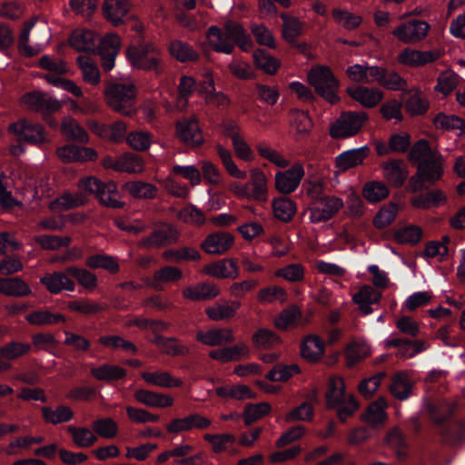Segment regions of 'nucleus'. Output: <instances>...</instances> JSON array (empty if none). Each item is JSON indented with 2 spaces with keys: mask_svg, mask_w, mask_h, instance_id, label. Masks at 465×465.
<instances>
[{
  "mask_svg": "<svg viewBox=\"0 0 465 465\" xmlns=\"http://www.w3.org/2000/svg\"><path fill=\"white\" fill-rule=\"evenodd\" d=\"M137 87L131 80L110 81L104 90L106 104L114 111L130 116L135 113Z\"/></svg>",
  "mask_w": 465,
  "mask_h": 465,
  "instance_id": "1",
  "label": "nucleus"
},
{
  "mask_svg": "<svg viewBox=\"0 0 465 465\" xmlns=\"http://www.w3.org/2000/svg\"><path fill=\"white\" fill-rule=\"evenodd\" d=\"M326 399L328 406L337 410V415L341 421L352 415L359 406L355 398L345 392L344 381L341 377L330 379Z\"/></svg>",
  "mask_w": 465,
  "mask_h": 465,
  "instance_id": "2",
  "label": "nucleus"
},
{
  "mask_svg": "<svg viewBox=\"0 0 465 465\" xmlns=\"http://www.w3.org/2000/svg\"><path fill=\"white\" fill-rule=\"evenodd\" d=\"M131 3L128 0H104L103 14L114 27L126 26L130 29H143V25L134 14L130 13Z\"/></svg>",
  "mask_w": 465,
  "mask_h": 465,
  "instance_id": "3",
  "label": "nucleus"
},
{
  "mask_svg": "<svg viewBox=\"0 0 465 465\" xmlns=\"http://www.w3.org/2000/svg\"><path fill=\"white\" fill-rule=\"evenodd\" d=\"M308 81L315 91L331 104H335L339 98L336 91L339 82L328 66L320 65L312 68L308 73Z\"/></svg>",
  "mask_w": 465,
  "mask_h": 465,
  "instance_id": "4",
  "label": "nucleus"
},
{
  "mask_svg": "<svg viewBox=\"0 0 465 465\" xmlns=\"http://www.w3.org/2000/svg\"><path fill=\"white\" fill-rule=\"evenodd\" d=\"M127 58L132 64L139 69L161 71L159 49L152 44L143 43L131 45L126 51Z\"/></svg>",
  "mask_w": 465,
  "mask_h": 465,
  "instance_id": "5",
  "label": "nucleus"
},
{
  "mask_svg": "<svg viewBox=\"0 0 465 465\" xmlns=\"http://www.w3.org/2000/svg\"><path fill=\"white\" fill-rule=\"evenodd\" d=\"M8 132L19 142L43 144L48 142L45 127L36 122L21 118L8 126Z\"/></svg>",
  "mask_w": 465,
  "mask_h": 465,
  "instance_id": "6",
  "label": "nucleus"
},
{
  "mask_svg": "<svg viewBox=\"0 0 465 465\" xmlns=\"http://www.w3.org/2000/svg\"><path fill=\"white\" fill-rule=\"evenodd\" d=\"M21 104L28 110L42 113L53 114L58 112L63 105V102L41 91H34L24 94L21 97Z\"/></svg>",
  "mask_w": 465,
  "mask_h": 465,
  "instance_id": "7",
  "label": "nucleus"
},
{
  "mask_svg": "<svg viewBox=\"0 0 465 465\" xmlns=\"http://www.w3.org/2000/svg\"><path fill=\"white\" fill-rule=\"evenodd\" d=\"M367 120L363 112H349L341 114L331 127V135L333 138H346L357 134Z\"/></svg>",
  "mask_w": 465,
  "mask_h": 465,
  "instance_id": "8",
  "label": "nucleus"
},
{
  "mask_svg": "<svg viewBox=\"0 0 465 465\" xmlns=\"http://www.w3.org/2000/svg\"><path fill=\"white\" fill-rule=\"evenodd\" d=\"M304 174L303 165L301 163H295L289 169L275 173V189L282 194H290L298 189Z\"/></svg>",
  "mask_w": 465,
  "mask_h": 465,
  "instance_id": "9",
  "label": "nucleus"
},
{
  "mask_svg": "<svg viewBox=\"0 0 465 465\" xmlns=\"http://www.w3.org/2000/svg\"><path fill=\"white\" fill-rule=\"evenodd\" d=\"M120 46L121 40L114 33L107 34L104 37H98L94 53L100 55L102 66L105 72H109L114 67Z\"/></svg>",
  "mask_w": 465,
  "mask_h": 465,
  "instance_id": "10",
  "label": "nucleus"
},
{
  "mask_svg": "<svg viewBox=\"0 0 465 465\" xmlns=\"http://www.w3.org/2000/svg\"><path fill=\"white\" fill-rule=\"evenodd\" d=\"M179 241V232L170 224L164 223L154 230L147 237L143 238L138 246L143 249L161 248L176 243Z\"/></svg>",
  "mask_w": 465,
  "mask_h": 465,
  "instance_id": "11",
  "label": "nucleus"
},
{
  "mask_svg": "<svg viewBox=\"0 0 465 465\" xmlns=\"http://www.w3.org/2000/svg\"><path fill=\"white\" fill-rule=\"evenodd\" d=\"M444 160L441 154L436 155L430 160L423 162L418 165L416 173L417 183L420 185H414V189L418 190L425 184H432L440 180L443 174Z\"/></svg>",
  "mask_w": 465,
  "mask_h": 465,
  "instance_id": "12",
  "label": "nucleus"
},
{
  "mask_svg": "<svg viewBox=\"0 0 465 465\" xmlns=\"http://www.w3.org/2000/svg\"><path fill=\"white\" fill-rule=\"evenodd\" d=\"M319 203L321 206L310 208L309 219L313 223L330 220L344 206L342 199L336 196H323Z\"/></svg>",
  "mask_w": 465,
  "mask_h": 465,
  "instance_id": "13",
  "label": "nucleus"
},
{
  "mask_svg": "<svg viewBox=\"0 0 465 465\" xmlns=\"http://www.w3.org/2000/svg\"><path fill=\"white\" fill-rule=\"evenodd\" d=\"M40 282L52 294H58L62 292H74L75 290V282L71 278V274L64 271H55L45 273Z\"/></svg>",
  "mask_w": 465,
  "mask_h": 465,
  "instance_id": "14",
  "label": "nucleus"
},
{
  "mask_svg": "<svg viewBox=\"0 0 465 465\" xmlns=\"http://www.w3.org/2000/svg\"><path fill=\"white\" fill-rule=\"evenodd\" d=\"M212 425V421L198 413H193L183 418L172 420L166 425V430L172 434H178L183 431H189L193 429L203 430Z\"/></svg>",
  "mask_w": 465,
  "mask_h": 465,
  "instance_id": "15",
  "label": "nucleus"
},
{
  "mask_svg": "<svg viewBox=\"0 0 465 465\" xmlns=\"http://www.w3.org/2000/svg\"><path fill=\"white\" fill-rule=\"evenodd\" d=\"M233 236L226 232L210 233L201 243V249L211 255H222L233 245Z\"/></svg>",
  "mask_w": 465,
  "mask_h": 465,
  "instance_id": "16",
  "label": "nucleus"
},
{
  "mask_svg": "<svg viewBox=\"0 0 465 465\" xmlns=\"http://www.w3.org/2000/svg\"><path fill=\"white\" fill-rule=\"evenodd\" d=\"M203 272L216 279L235 280L240 276V269L233 259H222L206 264Z\"/></svg>",
  "mask_w": 465,
  "mask_h": 465,
  "instance_id": "17",
  "label": "nucleus"
},
{
  "mask_svg": "<svg viewBox=\"0 0 465 465\" xmlns=\"http://www.w3.org/2000/svg\"><path fill=\"white\" fill-rule=\"evenodd\" d=\"M381 72L382 67L377 65L356 64L346 69V75L352 82L367 84L377 83Z\"/></svg>",
  "mask_w": 465,
  "mask_h": 465,
  "instance_id": "18",
  "label": "nucleus"
},
{
  "mask_svg": "<svg viewBox=\"0 0 465 465\" xmlns=\"http://www.w3.org/2000/svg\"><path fill=\"white\" fill-rule=\"evenodd\" d=\"M134 397L136 401L150 408H167L174 403L172 395L146 389H138Z\"/></svg>",
  "mask_w": 465,
  "mask_h": 465,
  "instance_id": "19",
  "label": "nucleus"
},
{
  "mask_svg": "<svg viewBox=\"0 0 465 465\" xmlns=\"http://www.w3.org/2000/svg\"><path fill=\"white\" fill-rule=\"evenodd\" d=\"M56 153L64 163L88 162L97 158V153L93 148L73 144L58 148Z\"/></svg>",
  "mask_w": 465,
  "mask_h": 465,
  "instance_id": "20",
  "label": "nucleus"
},
{
  "mask_svg": "<svg viewBox=\"0 0 465 465\" xmlns=\"http://www.w3.org/2000/svg\"><path fill=\"white\" fill-rule=\"evenodd\" d=\"M177 135L188 145L197 146L203 143L201 129L194 117L177 123Z\"/></svg>",
  "mask_w": 465,
  "mask_h": 465,
  "instance_id": "21",
  "label": "nucleus"
},
{
  "mask_svg": "<svg viewBox=\"0 0 465 465\" xmlns=\"http://www.w3.org/2000/svg\"><path fill=\"white\" fill-rule=\"evenodd\" d=\"M182 292L185 299L198 302L213 300L220 294L221 291L217 284L203 282L186 286Z\"/></svg>",
  "mask_w": 465,
  "mask_h": 465,
  "instance_id": "22",
  "label": "nucleus"
},
{
  "mask_svg": "<svg viewBox=\"0 0 465 465\" xmlns=\"http://www.w3.org/2000/svg\"><path fill=\"white\" fill-rule=\"evenodd\" d=\"M238 301L221 300L205 309L208 318L214 322L227 321L233 318L241 307Z\"/></svg>",
  "mask_w": 465,
  "mask_h": 465,
  "instance_id": "23",
  "label": "nucleus"
},
{
  "mask_svg": "<svg viewBox=\"0 0 465 465\" xmlns=\"http://www.w3.org/2000/svg\"><path fill=\"white\" fill-rule=\"evenodd\" d=\"M440 57L438 51H418L405 49L398 55V62L410 67H420Z\"/></svg>",
  "mask_w": 465,
  "mask_h": 465,
  "instance_id": "24",
  "label": "nucleus"
},
{
  "mask_svg": "<svg viewBox=\"0 0 465 465\" xmlns=\"http://www.w3.org/2000/svg\"><path fill=\"white\" fill-rule=\"evenodd\" d=\"M141 377L146 383L161 388H178L183 384L181 378L173 376L168 371L160 369L152 371H143Z\"/></svg>",
  "mask_w": 465,
  "mask_h": 465,
  "instance_id": "25",
  "label": "nucleus"
},
{
  "mask_svg": "<svg viewBox=\"0 0 465 465\" xmlns=\"http://www.w3.org/2000/svg\"><path fill=\"white\" fill-rule=\"evenodd\" d=\"M249 194L250 200L265 202L268 199V178L266 174L258 168L250 170Z\"/></svg>",
  "mask_w": 465,
  "mask_h": 465,
  "instance_id": "26",
  "label": "nucleus"
},
{
  "mask_svg": "<svg viewBox=\"0 0 465 465\" xmlns=\"http://www.w3.org/2000/svg\"><path fill=\"white\" fill-rule=\"evenodd\" d=\"M347 93L354 101L367 108L376 106L383 98V94L379 89L361 85L349 87Z\"/></svg>",
  "mask_w": 465,
  "mask_h": 465,
  "instance_id": "27",
  "label": "nucleus"
},
{
  "mask_svg": "<svg viewBox=\"0 0 465 465\" xmlns=\"http://www.w3.org/2000/svg\"><path fill=\"white\" fill-rule=\"evenodd\" d=\"M196 339L207 346H221L232 342L234 340L232 330L230 328H217L208 331H199Z\"/></svg>",
  "mask_w": 465,
  "mask_h": 465,
  "instance_id": "28",
  "label": "nucleus"
},
{
  "mask_svg": "<svg viewBox=\"0 0 465 465\" xmlns=\"http://www.w3.org/2000/svg\"><path fill=\"white\" fill-rule=\"evenodd\" d=\"M369 148L364 145L360 148L345 151L335 158V164L339 172H345L361 164L367 157Z\"/></svg>",
  "mask_w": 465,
  "mask_h": 465,
  "instance_id": "29",
  "label": "nucleus"
},
{
  "mask_svg": "<svg viewBox=\"0 0 465 465\" xmlns=\"http://www.w3.org/2000/svg\"><path fill=\"white\" fill-rule=\"evenodd\" d=\"M239 32L240 31H207L206 38L215 51L231 54L234 46L235 33Z\"/></svg>",
  "mask_w": 465,
  "mask_h": 465,
  "instance_id": "30",
  "label": "nucleus"
},
{
  "mask_svg": "<svg viewBox=\"0 0 465 465\" xmlns=\"http://www.w3.org/2000/svg\"><path fill=\"white\" fill-rule=\"evenodd\" d=\"M302 356L310 362H316L324 354V341L319 335L310 334L301 345Z\"/></svg>",
  "mask_w": 465,
  "mask_h": 465,
  "instance_id": "31",
  "label": "nucleus"
},
{
  "mask_svg": "<svg viewBox=\"0 0 465 465\" xmlns=\"http://www.w3.org/2000/svg\"><path fill=\"white\" fill-rule=\"evenodd\" d=\"M381 292L371 286H362L357 293L352 296L353 302L358 305L359 310L365 315L372 312L371 305L379 302Z\"/></svg>",
  "mask_w": 465,
  "mask_h": 465,
  "instance_id": "32",
  "label": "nucleus"
},
{
  "mask_svg": "<svg viewBox=\"0 0 465 465\" xmlns=\"http://www.w3.org/2000/svg\"><path fill=\"white\" fill-rule=\"evenodd\" d=\"M381 168L384 178L396 187L401 186L408 177V171L402 161L390 160Z\"/></svg>",
  "mask_w": 465,
  "mask_h": 465,
  "instance_id": "33",
  "label": "nucleus"
},
{
  "mask_svg": "<svg viewBox=\"0 0 465 465\" xmlns=\"http://www.w3.org/2000/svg\"><path fill=\"white\" fill-rule=\"evenodd\" d=\"M32 292L30 286L19 277L0 278V293L11 297H24Z\"/></svg>",
  "mask_w": 465,
  "mask_h": 465,
  "instance_id": "34",
  "label": "nucleus"
},
{
  "mask_svg": "<svg viewBox=\"0 0 465 465\" xmlns=\"http://www.w3.org/2000/svg\"><path fill=\"white\" fill-rule=\"evenodd\" d=\"M123 189L132 197L141 200L153 199L158 193L155 185L143 181L127 182L123 185Z\"/></svg>",
  "mask_w": 465,
  "mask_h": 465,
  "instance_id": "35",
  "label": "nucleus"
},
{
  "mask_svg": "<svg viewBox=\"0 0 465 465\" xmlns=\"http://www.w3.org/2000/svg\"><path fill=\"white\" fill-rule=\"evenodd\" d=\"M98 37L96 31H73L69 42L77 51L94 53Z\"/></svg>",
  "mask_w": 465,
  "mask_h": 465,
  "instance_id": "36",
  "label": "nucleus"
},
{
  "mask_svg": "<svg viewBox=\"0 0 465 465\" xmlns=\"http://www.w3.org/2000/svg\"><path fill=\"white\" fill-rule=\"evenodd\" d=\"M96 197L101 203L107 207L121 208L124 205L117 190V185L113 181L102 183Z\"/></svg>",
  "mask_w": 465,
  "mask_h": 465,
  "instance_id": "37",
  "label": "nucleus"
},
{
  "mask_svg": "<svg viewBox=\"0 0 465 465\" xmlns=\"http://www.w3.org/2000/svg\"><path fill=\"white\" fill-rule=\"evenodd\" d=\"M76 61L84 82L97 86L101 83V73L95 62L86 55H79Z\"/></svg>",
  "mask_w": 465,
  "mask_h": 465,
  "instance_id": "38",
  "label": "nucleus"
},
{
  "mask_svg": "<svg viewBox=\"0 0 465 465\" xmlns=\"http://www.w3.org/2000/svg\"><path fill=\"white\" fill-rule=\"evenodd\" d=\"M387 403L383 398H380L369 405L361 420L371 427H378L387 420L385 409Z\"/></svg>",
  "mask_w": 465,
  "mask_h": 465,
  "instance_id": "39",
  "label": "nucleus"
},
{
  "mask_svg": "<svg viewBox=\"0 0 465 465\" xmlns=\"http://www.w3.org/2000/svg\"><path fill=\"white\" fill-rule=\"evenodd\" d=\"M92 376L97 381H112L125 376L126 371L122 367L110 363H104L90 368Z\"/></svg>",
  "mask_w": 465,
  "mask_h": 465,
  "instance_id": "40",
  "label": "nucleus"
},
{
  "mask_svg": "<svg viewBox=\"0 0 465 465\" xmlns=\"http://www.w3.org/2000/svg\"><path fill=\"white\" fill-rule=\"evenodd\" d=\"M391 393L398 400H407L412 391V381L406 372H399L392 377Z\"/></svg>",
  "mask_w": 465,
  "mask_h": 465,
  "instance_id": "41",
  "label": "nucleus"
},
{
  "mask_svg": "<svg viewBox=\"0 0 465 465\" xmlns=\"http://www.w3.org/2000/svg\"><path fill=\"white\" fill-rule=\"evenodd\" d=\"M288 293L285 289L278 285H269L257 292V300L261 304L278 302L283 304L287 302Z\"/></svg>",
  "mask_w": 465,
  "mask_h": 465,
  "instance_id": "42",
  "label": "nucleus"
},
{
  "mask_svg": "<svg viewBox=\"0 0 465 465\" xmlns=\"http://www.w3.org/2000/svg\"><path fill=\"white\" fill-rule=\"evenodd\" d=\"M61 132L70 140L83 143L89 142V136L85 130L71 116H66L63 119Z\"/></svg>",
  "mask_w": 465,
  "mask_h": 465,
  "instance_id": "43",
  "label": "nucleus"
},
{
  "mask_svg": "<svg viewBox=\"0 0 465 465\" xmlns=\"http://www.w3.org/2000/svg\"><path fill=\"white\" fill-rule=\"evenodd\" d=\"M218 156L221 159L222 163L223 164L224 169L233 178L236 179H245L247 177V172L241 170L232 158V152L223 146L222 144H217L215 146Z\"/></svg>",
  "mask_w": 465,
  "mask_h": 465,
  "instance_id": "44",
  "label": "nucleus"
},
{
  "mask_svg": "<svg viewBox=\"0 0 465 465\" xmlns=\"http://www.w3.org/2000/svg\"><path fill=\"white\" fill-rule=\"evenodd\" d=\"M434 124L438 128L455 132L458 135L465 134L464 120L454 114L440 113L435 117Z\"/></svg>",
  "mask_w": 465,
  "mask_h": 465,
  "instance_id": "45",
  "label": "nucleus"
},
{
  "mask_svg": "<svg viewBox=\"0 0 465 465\" xmlns=\"http://www.w3.org/2000/svg\"><path fill=\"white\" fill-rule=\"evenodd\" d=\"M371 353V348L363 340L353 341L348 344L345 350L347 364L353 366Z\"/></svg>",
  "mask_w": 465,
  "mask_h": 465,
  "instance_id": "46",
  "label": "nucleus"
},
{
  "mask_svg": "<svg viewBox=\"0 0 465 465\" xmlns=\"http://www.w3.org/2000/svg\"><path fill=\"white\" fill-rule=\"evenodd\" d=\"M273 215L282 222H289L296 213V204L285 197L274 199L272 203Z\"/></svg>",
  "mask_w": 465,
  "mask_h": 465,
  "instance_id": "47",
  "label": "nucleus"
},
{
  "mask_svg": "<svg viewBox=\"0 0 465 465\" xmlns=\"http://www.w3.org/2000/svg\"><path fill=\"white\" fill-rule=\"evenodd\" d=\"M302 320V312L297 306H290L282 311L274 319V325L280 330H287L299 324Z\"/></svg>",
  "mask_w": 465,
  "mask_h": 465,
  "instance_id": "48",
  "label": "nucleus"
},
{
  "mask_svg": "<svg viewBox=\"0 0 465 465\" xmlns=\"http://www.w3.org/2000/svg\"><path fill=\"white\" fill-rule=\"evenodd\" d=\"M389 193L388 187L380 181H370L362 188L363 197L371 203L381 202Z\"/></svg>",
  "mask_w": 465,
  "mask_h": 465,
  "instance_id": "49",
  "label": "nucleus"
},
{
  "mask_svg": "<svg viewBox=\"0 0 465 465\" xmlns=\"http://www.w3.org/2000/svg\"><path fill=\"white\" fill-rule=\"evenodd\" d=\"M42 412L45 421L52 424L67 422L74 417L72 409L66 405H59L54 409L45 407L42 409Z\"/></svg>",
  "mask_w": 465,
  "mask_h": 465,
  "instance_id": "50",
  "label": "nucleus"
},
{
  "mask_svg": "<svg viewBox=\"0 0 465 465\" xmlns=\"http://www.w3.org/2000/svg\"><path fill=\"white\" fill-rule=\"evenodd\" d=\"M253 345L257 349L268 350L280 343V337L272 330L266 328L258 329L252 337Z\"/></svg>",
  "mask_w": 465,
  "mask_h": 465,
  "instance_id": "51",
  "label": "nucleus"
},
{
  "mask_svg": "<svg viewBox=\"0 0 465 465\" xmlns=\"http://www.w3.org/2000/svg\"><path fill=\"white\" fill-rule=\"evenodd\" d=\"M86 202V197L83 193H64L49 203V208L52 211H60L74 208L83 205Z\"/></svg>",
  "mask_w": 465,
  "mask_h": 465,
  "instance_id": "52",
  "label": "nucleus"
},
{
  "mask_svg": "<svg viewBox=\"0 0 465 465\" xmlns=\"http://www.w3.org/2000/svg\"><path fill=\"white\" fill-rule=\"evenodd\" d=\"M25 320L32 325H52L59 322H64V318L62 314L53 313L49 311L39 310L32 312L25 316Z\"/></svg>",
  "mask_w": 465,
  "mask_h": 465,
  "instance_id": "53",
  "label": "nucleus"
},
{
  "mask_svg": "<svg viewBox=\"0 0 465 465\" xmlns=\"http://www.w3.org/2000/svg\"><path fill=\"white\" fill-rule=\"evenodd\" d=\"M256 150L262 158L266 159L279 168H286L290 164V161L285 156L265 143H257Z\"/></svg>",
  "mask_w": 465,
  "mask_h": 465,
  "instance_id": "54",
  "label": "nucleus"
},
{
  "mask_svg": "<svg viewBox=\"0 0 465 465\" xmlns=\"http://www.w3.org/2000/svg\"><path fill=\"white\" fill-rule=\"evenodd\" d=\"M163 258L173 262L182 261H198L201 258L200 252L191 247H183L180 249H171L163 252Z\"/></svg>",
  "mask_w": 465,
  "mask_h": 465,
  "instance_id": "55",
  "label": "nucleus"
},
{
  "mask_svg": "<svg viewBox=\"0 0 465 465\" xmlns=\"http://www.w3.org/2000/svg\"><path fill=\"white\" fill-rule=\"evenodd\" d=\"M68 432L72 435L74 443L80 448L92 446L96 440V435L88 428L69 426Z\"/></svg>",
  "mask_w": 465,
  "mask_h": 465,
  "instance_id": "56",
  "label": "nucleus"
},
{
  "mask_svg": "<svg viewBox=\"0 0 465 465\" xmlns=\"http://www.w3.org/2000/svg\"><path fill=\"white\" fill-rule=\"evenodd\" d=\"M381 77L377 83L386 89L392 91H404L407 88L406 81L396 72H388L382 67Z\"/></svg>",
  "mask_w": 465,
  "mask_h": 465,
  "instance_id": "57",
  "label": "nucleus"
},
{
  "mask_svg": "<svg viewBox=\"0 0 465 465\" xmlns=\"http://www.w3.org/2000/svg\"><path fill=\"white\" fill-rule=\"evenodd\" d=\"M66 272L75 278L78 283L87 291L92 292L96 288L97 278L93 272L76 266L67 267Z\"/></svg>",
  "mask_w": 465,
  "mask_h": 465,
  "instance_id": "58",
  "label": "nucleus"
},
{
  "mask_svg": "<svg viewBox=\"0 0 465 465\" xmlns=\"http://www.w3.org/2000/svg\"><path fill=\"white\" fill-rule=\"evenodd\" d=\"M85 264L91 269L102 268L113 273L119 271L115 258L106 254L92 255L86 259Z\"/></svg>",
  "mask_w": 465,
  "mask_h": 465,
  "instance_id": "59",
  "label": "nucleus"
},
{
  "mask_svg": "<svg viewBox=\"0 0 465 465\" xmlns=\"http://www.w3.org/2000/svg\"><path fill=\"white\" fill-rule=\"evenodd\" d=\"M169 51L180 62L195 61L198 58V54L188 44L179 40L170 44Z\"/></svg>",
  "mask_w": 465,
  "mask_h": 465,
  "instance_id": "60",
  "label": "nucleus"
},
{
  "mask_svg": "<svg viewBox=\"0 0 465 465\" xmlns=\"http://www.w3.org/2000/svg\"><path fill=\"white\" fill-rule=\"evenodd\" d=\"M118 172L140 173L144 169L143 159L134 153H127L118 157Z\"/></svg>",
  "mask_w": 465,
  "mask_h": 465,
  "instance_id": "61",
  "label": "nucleus"
},
{
  "mask_svg": "<svg viewBox=\"0 0 465 465\" xmlns=\"http://www.w3.org/2000/svg\"><path fill=\"white\" fill-rule=\"evenodd\" d=\"M445 201V195L441 191H433L420 194L411 200V203L418 209H430L440 205Z\"/></svg>",
  "mask_w": 465,
  "mask_h": 465,
  "instance_id": "62",
  "label": "nucleus"
},
{
  "mask_svg": "<svg viewBox=\"0 0 465 465\" xmlns=\"http://www.w3.org/2000/svg\"><path fill=\"white\" fill-rule=\"evenodd\" d=\"M34 242L38 243L43 249L55 251L61 247H66L71 243V238L68 236L60 237L56 235H36L33 238Z\"/></svg>",
  "mask_w": 465,
  "mask_h": 465,
  "instance_id": "63",
  "label": "nucleus"
},
{
  "mask_svg": "<svg viewBox=\"0 0 465 465\" xmlns=\"http://www.w3.org/2000/svg\"><path fill=\"white\" fill-rule=\"evenodd\" d=\"M254 64L257 68L267 74H274L280 67V61L263 51L258 50L253 54Z\"/></svg>",
  "mask_w": 465,
  "mask_h": 465,
  "instance_id": "64",
  "label": "nucleus"
}]
</instances>
